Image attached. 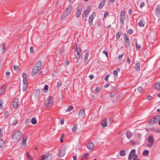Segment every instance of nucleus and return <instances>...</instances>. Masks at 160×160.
Masks as SVG:
<instances>
[{"label":"nucleus","mask_w":160,"mask_h":160,"mask_svg":"<svg viewBox=\"0 0 160 160\" xmlns=\"http://www.w3.org/2000/svg\"><path fill=\"white\" fill-rule=\"evenodd\" d=\"M78 45L77 42H76L75 44L74 45V48H75V49L76 50H79L80 49H79L78 48Z\"/></svg>","instance_id":"nucleus-55"},{"label":"nucleus","mask_w":160,"mask_h":160,"mask_svg":"<svg viewBox=\"0 0 160 160\" xmlns=\"http://www.w3.org/2000/svg\"><path fill=\"white\" fill-rule=\"evenodd\" d=\"M155 88L157 90H160V83L156 82L155 84Z\"/></svg>","instance_id":"nucleus-29"},{"label":"nucleus","mask_w":160,"mask_h":160,"mask_svg":"<svg viewBox=\"0 0 160 160\" xmlns=\"http://www.w3.org/2000/svg\"><path fill=\"white\" fill-rule=\"evenodd\" d=\"M64 133L62 134L60 138V142H63V139L64 138Z\"/></svg>","instance_id":"nucleus-54"},{"label":"nucleus","mask_w":160,"mask_h":160,"mask_svg":"<svg viewBox=\"0 0 160 160\" xmlns=\"http://www.w3.org/2000/svg\"><path fill=\"white\" fill-rule=\"evenodd\" d=\"M108 15V12H106L104 13V18H106Z\"/></svg>","instance_id":"nucleus-60"},{"label":"nucleus","mask_w":160,"mask_h":160,"mask_svg":"<svg viewBox=\"0 0 160 160\" xmlns=\"http://www.w3.org/2000/svg\"><path fill=\"white\" fill-rule=\"evenodd\" d=\"M2 49L3 50V52H4L6 49V45L4 43H3L2 44Z\"/></svg>","instance_id":"nucleus-42"},{"label":"nucleus","mask_w":160,"mask_h":160,"mask_svg":"<svg viewBox=\"0 0 160 160\" xmlns=\"http://www.w3.org/2000/svg\"><path fill=\"white\" fill-rule=\"evenodd\" d=\"M26 156L29 160H32V158L29 155V153L28 152H27V153L26 154Z\"/></svg>","instance_id":"nucleus-41"},{"label":"nucleus","mask_w":160,"mask_h":160,"mask_svg":"<svg viewBox=\"0 0 160 160\" xmlns=\"http://www.w3.org/2000/svg\"><path fill=\"white\" fill-rule=\"evenodd\" d=\"M31 122L33 124H36L37 122V121L36 120L35 118H33L31 120Z\"/></svg>","instance_id":"nucleus-38"},{"label":"nucleus","mask_w":160,"mask_h":160,"mask_svg":"<svg viewBox=\"0 0 160 160\" xmlns=\"http://www.w3.org/2000/svg\"><path fill=\"white\" fill-rule=\"evenodd\" d=\"M107 124L108 120L106 118H105L103 120L101 124L102 127H104L107 126Z\"/></svg>","instance_id":"nucleus-18"},{"label":"nucleus","mask_w":160,"mask_h":160,"mask_svg":"<svg viewBox=\"0 0 160 160\" xmlns=\"http://www.w3.org/2000/svg\"><path fill=\"white\" fill-rule=\"evenodd\" d=\"M6 87L5 86L2 87L0 88V95H1L6 90Z\"/></svg>","instance_id":"nucleus-33"},{"label":"nucleus","mask_w":160,"mask_h":160,"mask_svg":"<svg viewBox=\"0 0 160 160\" xmlns=\"http://www.w3.org/2000/svg\"><path fill=\"white\" fill-rule=\"evenodd\" d=\"M42 66V62L40 61H38L34 66L32 72V75L35 76L41 69Z\"/></svg>","instance_id":"nucleus-1"},{"label":"nucleus","mask_w":160,"mask_h":160,"mask_svg":"<svg viewBox=\"0 0 160 160\" xmlns=\"http://www.w3.org/2000/svg\"><path fill=\"white\" fill-rule=\"evenodd\" d=\"M41 91L39 89H37L36 90L35 93L36 95H39Z\"/></svg>","instance_id":"nucleus-45"},{"label":"nucleus","mask_w":160,"mask_h":160,"mask_svg":"<svg viewBox=\"0 0 160 160\" xmlns=\"http://www.w3.org/2000/svg\"><path fill=\"white\" fill-rule=\"evenodd\" d=\"M155 13L157 17H159L160 16V5H158L155 10Z\"/></svg>","instance_id":"nucleus-13"},{"label":"nucleus","mask_w":160,"mask_h":160,"mask_svg":"<svg viewBox=\"0 0 160 160\" xmlns=\"http://www.w3.org/2000/svg\"><path fill=\"white\" fill-rule=\"evenodd\" d=\"M145 22L143 19L140 20L138 22V25L141 27H143L144 26Z\"/></svg>","instance_id":"nucleus-22"},{"label":"nucleus","mask_w":160,"mask_h":160,"mask_svg":"<svg viewBox=\"0 0 160 160\" xmlns=\"http://www.w3.org/2000/svg\"><path fill=\"white\" fill-rule=\"evenodd\" d=\"M13 68L14 70L16 71H18L19 70V68L18 66V65H14L13 66Z\"/></svg>","instance_id":"nucleus-44"},{"label":"nucleus","mask_w":160,"mask_h":160,"mask_svg":"<svg viewBox=\"0 0 160 160\" xmlns=\"http://www.w3.org/2000/svg\"><path fill=\"white\" fill-rule=\"evenodd\" d=\"M105 4V1L104 0H103L102 1L101 3L99 4L98 6V8L100 9H102L103 6Z\"/></svg>","instance_id":"nucleus-28"},{"label":"nucleus","mask_w":160,"mask_h":160,"mask_svg":"<svg viewBox=\"0 0 160 160\" xmlns=\"http://www.w3.org/2000/svg\"><path fill=\"white\" fill-rule=\"evenodd\" d=\"M27 139V136L25 135L23 136L22 138V142L21 145L23 147H25L26 145V141Z\"/></svg>","instance_id":"nucleus-9"},{"label":"nucleus","mask_w":160,"mask_h":160,"mask_svg":"<svg viewBox=\"0 0 160 160\" xmlns=\"http://www.w3.org/2000/svg\"><path fill=\"white\" fill-rule=\"evenodd\" d=\"M96 15V13L95 12H94L92 13L90 16L88 21V22L90 23V24H91V23L92 24V22H93V19L94 18Z\"/></svg>","instance_id":"nucleus-11"},{"label":"nucleus","mask_w":160,"mask_h":160,"mask_svg":"<svg viewBox=\"0 0 160 160\" xmlns=\"http://www.w3.org/2000/svg\"><path fill=\"white\" fill-rule=\"evenodd\" d=\"M118 72H117V71L116 70H114L113 72V75L115 76V77L117 78L118 77Z\"/></svg>","instance_id":"nucleus-49"},{"label":"nucleus","mask_w":160,"mask_h":160,"mask_svg":"<svg viewBox=\"0 0 160 160\" xmlns=\"http://www.w3.org/2000/svg\"><path fill=\"white\" fill-rule=\"evenodd\" d=\"M120 154L121 156H124L126 154V152L124 150H122L120 151Z\"/></svg>","instance_id":"nucleus-34"},{"label":"nucleus","mask_w":160,"mask_h":160,"mask_svg":"<svg viewBox=\"0 0 160 160\" xmlns=\"http://www.w3.org/2000/svg\"><path fill=\"white\" fill-rule=\"evenodd\" d=\"M18 123V121H17V120L15 119H14L13 121H12V124L13 125H15L16 124H17Z\"/></svg>","instance_id":"nucleus-48"},{"label":"nucleus","mask_w":160,"mask_h":160,"mask_svg":"<svg viewBox=\"0 0 160 160\" xmlns=\"http://www.w3.org/2000/svg\"><path fill=\"white\" fill-rule=\"evenodd\" d=\"M53 98L51 97H48L47 98V101L45 103V106L47 107L51 106L53 104Z\"/></svg>","instance_id":"nucleus-5"},{"label":"nucleus","mask_w":160,"mask_h":160,"mask_svg":"<svg viewBox=\"0 0 160 160\" xmlns=\"http://www.w3.org/2000/svg\"><path fill=\"white\" fill-rule=\"evenodd\" d=\"M5 145V142L2 139H0V147L1 148L4 147Z\"/></svg>","instance_id":"nucleus-32"},{"label":"nucleus","mask_w":160,"mask_h":160,"mask_svg":"<svg viewBox=\"0 0 160 160\" xmlns=\"http://www.w3.org/2000/svg\"><path fill=\"white\" fill-rule=\"evenodd\" d=\"M127 138L129 139H131L133 135V133L130 131L127 130L126 132Z\"/></svg>","instance_id":"nucleus-15"},{"label":"nucleus","mask_w":160,"mask_h":160,"mask_svg":"<svg viewBox=\"0 0 160 160\" xmlns=\"http://www.w3.org/2000/svg\"><path fill=\"white\" fill-rule=\"evenodd\" d=\"M135 68L137 71H138L140 70V68L139 62H136L135 65Z\"/></svg>","instance_id":"nucleus-24"},{"label":"nucleus","mask_w":160,"mask_h":160,"mask_svg":"<svg viewBox=\"0 0 160 160\" xmlns=\"http://www.w3.org/2000/svg\"><path fill=\"white\" fill-rule=\"evenodd\" d=\"M130 144L132 145H134L136 144V142L134 141L133 140H131L129 142Z\"/></svg>","instance_id":"nucleus-51"},{"label":"nucleus","mask_w":160,"mask_h":160,"mask_svg":"<svg viewBox=\"0 0 160 160\" xmlns=\"http://www.w3.org/2000/svg\"><path fill=\"white\" fill-rule=\"evenodd\" d=\"M22 77L23 79V82H28V81L27 79V76L25 73H23L22 75Z\"/></svg>","instance_id":"nucleus-25"},{"label":"nucleus","mask_w":160,"mask_h":160,"mask_svg":"<svg viewBox=\"0 0 160 160\" xmlns=\"http://www.w3.org/2000/svg\"><path fill=\"white\" fill-rule=\"evenodd\" d=\"M4 115L5 117L6 118H7L9 116V113L7 111H6L4 113Z\"/></svg>","instance_id":"nucleus-53"},{"label":"nucleus","mask_w":160,"mask_h":160,"mask_svg":"<svg viewBox=\"0 0 160 160\" xmlns=\"http://www.w3.org/2000/svg\"><path fill=\"white\" fill-rule=\"evenodd\" d=\"M109 75H110V74H108L107 75H106L105 77V80L106 81H107V82H108V78L109 77Z\"/></svg>","instance_id":"nucleus-58"},{"label":"nucleus","mask_w":160,"mask_h":160,"mask_svg":"<svg viewBox=\"0 0 160 160\" xmlns=\"http://www.w3.org/2000/svg\"><path fill=\"white\" fill-rule=\"evenodd\" d=\"M66 148L64 147H63L59 149L58 155L59 157H62L65 154Z\"/></svg>","instance_id":"nucleus-7"},{"label":"nucleus","mask_w":160,"mask_h":160,"mask_svg":"<svg viewBox=\"0 0 160 160\" xmlns=\"http://www.w3.org/2000/svg\"><path fill=\"white\" fill-rule=\"evenodd\" d=\"M22 136V132L20 131H16L12 134V140L15 142H18Z\"/></svg>","instance_id":"nucleus-2"},{"label":"nucleus","mask_w":160,"mask_h":160,"mask_svg":"<svg viewBox=\"0 0 160 160\" xmlns=\"http://www.w3.org/2000/svg\"><path fill=\"white\" fill-rule=\"evenodd\" d=\"M133 32V31L132 30L129 29L128 31V32L130 34H132Z\"/></svg>","instance_id":"nucleus-57"},{"label":"nucleus","mask_w":160,"mask_h":160,"mask_svg":"<svg viewBox=\"0 0 160 160\" xmlns=\"http://www.w3.org/2000/svg\"><path fill=\"white\" fill-rule=\"evenodd\" d=\"M3 135L2 129L1 128L0 129V137H2Z\"/></svg>","instance_id":"nucleus-62"},{"label":"nucleus","mask_w":160,"mask_h":160,"mask_svg":"<svg viewBox=\"0 0 160 160\" xmlns=\"http://www.w3.org/2000/svg\"><path fill=\"white\" fill-rule=\"evenodd\" d=\"M88 155V153L85 154L81 160H86Z\"/></svg>","instance_id":"nucleus-36"},{"label":"nucleus","mask_w":160,"mask_h":160,"mask_svg":"<svg viewBox=\"0 0 160 160\" xmlns=\"http://www.w3.org/2000/svg\"><path fill=\"white\" fill-rule=\"evenodd\" d=\"M157 122V121L153 119V118L149 121V123L152 125L155 124Z\"/></svg>","instance_id":"nucleus-30"},{"label":"nucleus","mask_w":160,"mask_h":160,"mask_svg":"<svg viewBox=\"0 0 160 160\" xmlns=\"http://www.w3.org/2000/svg\"><path fill=\"white\" fill-rule=\"evenodd\" d=\"M138 155L136 154L135 149H132L130 152L128 157V160H140L138 159Z\"/></svg>","instance_id":"nucleus-3"},{"label":"nucleus","mask_w":160,"mask_h":160,"mask_svg":"<svg viewBox=\"0 0 160 160\" xmlns=\"http://www.w3.org/2000/svg\"><path fill=\"white\" fill-rule=\"evenodd\" d=\"M153 118L158 122V119L160 118V116L159 115L154 116Z\"/></svg>","instance_id":"nucleus-43"},{"label":"nucleus","mask_w":160,"mask_h":160,"mask_svg":"<svg viewBox=\"0 0 160 160\" xmlns=\"http://www.w3.org/2000/svg\"><path fill=\"white\" fill-rule=\"evenodd\" d=\"M121 33L120 32H117L116 34V38L117 39H119L120 38L121 36Z\"/></svg>","instance_id":"nucleus-40"},{"label":"nucleus","mask_w":160,"mask_h":160,"mask_svg":"<svg viewBox=\"0 0 160 160\" xmlns=\"http://www.w3.org/2000/svg\"><path fill=\"white\" fill-rule=\"evenodd\" d=\"M87 147L88 150H92L94 148V145L93 142H90L87 144Z\"/></svg>","instance_id":"nucleus-16"},{"label":"nucleus","mask_w":160,"mask_h":160,"mask_svg":"<svg viewBox=\"0 0 160 160\" xmlns=\"http://www.w3.org/2000/svg\"><path fill=\"white\" fill-rule=\"evenodd\" d=\"M89 53V51H87L86 52L85 56L84 58V60L85 62H86L88 59Z\"/></svg>","instance_id":"nucleus-31"},{"label":"nucleus","mask_w":160,"mask_h":160,"mask_svg":"<svg viewBox=\"0 0 160 160\" xmlns=\"http://www.w3.org/2000/svg\"><path fill=\"white\" fill-rule=\"evenodd\" d=\"M77 51V55L76 56V58L78 60L80 59L81 58V49H80L79 50H78L76 51Z\"/></svg>","instance_id":"nucleus-20"},{"label":"nucleus","mask_w":160,"mask_h":160,"mask_svg":"<svg viewBox=\"0 0 160 160\" xmlns=\"http://www.w3.org/2000/svg\"><path fill=\"white\" fill-rule=\"evenodd\" d=\"M149 152L147 150H144L143 151L142 154L143 155L145 156H147Z\"/></svg>","instance_id":"nucleus-46"},{"label":"nucleus","mask_w":160,"mask_h":160,"mask_svg":"<svg viewBox=\"0 0 160 160\" xmlns=\"http://www.w3.org/2000/svg\"><path fill=\"white\" fill-rule=\"evenodd\" d=\"M85 110L84 109H81L78 113V116L80 118H83L85 116Z\"/></svg>","instance_id":"nucleus-10"},{"label":"nucleus","mask_w":160,"mask_h":160,"mask_svg":"<svg viewBox=\"0 0 160 160\" xmlns=\"http://www.w3.org/2000/svg\"><path fill=\"white\" fill-rule=\"evenodd\" d=\"M30 51L31 53H33L34 51V48L33 47H31L30 48Z\"/></svg>","instance_id":"nucleus-61"},{"label":"nucleus","mask_w":160,"mask_h":160,"mask_svg":"<svg viewBox=\"0 0 160 160\" xmlns=\"http://www.w3.org/2000/svg\"><path fill=\"white\" fill-rule=\"evenodd\" d=\"M149 142L151 144H153L154 142V140L153 136H149L148 138Z\"/></svg>","instance_id":"nucleus-23"},{"label":"nucleus","mask_w":160,"mask_h":160,"mask_svg":"<svg viewBox=\"0 0 160 160\" xmlns=\"http://www.w3.org/2000/svg\"><path fill=\"white\" fill-rule=\"evenodd\" d=\"M124 55V53H122L121 55H119L118 56V59L119 62H121L122 61V57Z\"/></svg>","instance_id":"nucleus-35"},{"label":"nucleus","mask_w":160,"mask_h":160,"mask_svg":"<svg viewBox=\"0 0 160 160\" xmlns=\"http://www.w3.org/2000/svg\"><path fill=\"white\" fill-rule=\"evenodd\" d=\"M10 74V72H6V76L7 78H8L9 77V76Z\"/></svg>","instance_id":"nucleus-59"},{"label":"nucleus","mask_w":160,"mask_h":160,"mask_svg":"<svg viewBox=\"0 0 160 160\" xmlns=\"http://www.w3.org/2000/svg\"><path fill=\"white\" fill-rule=\"evenodd\" d=\"M100 90V88L98 87H97L95 89L93 92L94 93H96L99 92Z\"/></svg>","instance_id":"nucleus-39"},{"label":"nucleus","mask_w":160,"mask_h":160,"mask_svg":"<svg viewBox=\"0 0 160 160\" xmlns=\"http://www.w3.org/2000/svg\"><path fill=\"white\" fill-rule=\"evenodd\" d=\"M142 134L139 132H136L135 133V135L136 137L138 140L139 141L142 139Z\"/></svg>","instance_id":"nucleus-17"},{"label":"nucleus","mask_w":160,"mask_h":160,"mask_svg":"<svg viewBox=\"0 0 160 160\" xmlns=\"http://www.w3.org/2000/svg\"><path fill=\"white\" fill-rule=\"evenodd\" d=\"M90 9L89 8H87V10H86L83 13V15L82 16V18H85L87 15L89 13Z\"/></svg>","instance_id":"nucleus-19"},{"label":"nucleus","mask_w":160,"mask_h":160,"mask_svg":"<svg viewBox=\"0 0 160 160\" xmlns=\"http://www.w3.org/2000/svg\"><path fill=\"white\" fill-rule=\"evenodd\" d=\"M48 88V86L47 85H45L44 87V90H47Z\"/></svg>","instance_id":"nucleus-64"},{"label":"nucleus","mask_w":160,"mask_h":160,"mask_svg":"<svg viewBox=\"0 0 160 160\" xmlns=\"http://www.w3.org/2000/svg\"><path fill=\"white\" fill-rule=\"evenodd\" d=\"M82 11V9L79 7L77 9L76 11V16L77 18H79L80 17L81 12Z\"/></svg>","instance_id":"nucleus-21"},{"label":"nucleus","mask_w":160,"mask_h":160,"mask_svg":"<svg viewBox=\"0 0 160 160\" xmlns=\"http://www.w3.org/2000/svg\"><path fill=\"white\" fill-rule=\"evenodd\" d=\"M73 107L72 106H70L68 108V109H66V111L67 112H69V111H71L72 110V109H73Z\"/></svg>","instance_id":"nucleus-47"},{"label":"nucleus","mask_w":160,"mask_h":160,"mask_svg":"<svg viewBox=\"0 0 160 160\" xmlns=\"http://www.w3.org/2000/svg\"><path fill=\"white\" fill-rule=\"evenodd\" d=\"M22 90L25 91L27 88L28 82H23Z\"/></svg>","instance_id":"nucleus-26"},{"label":"nucleus","mask_w":160,"mask_h":160,"mask_svg":"<svg viewBox=\"0 0 160 160\" xmlns=\"http://www.w3.org/2000/svg\"><path fill=\"white\" fill-rule=\"evenodd\" d=\"M60 122H61V125H63L64 124V119L63 118H62L61 119Z\"/></svg>","instance_id":"nucleus-63"},{"label":"nucleus","mask_w":160,"mask_h":160,"mask_svg":"<svg viewBox=\"0 0 160 160\" xmlns=\"http://www.w3.org/2000/svg\"><path fill=\"white\" fill-rule=\"evenodd\" d=\"M51 157L48 154H46L43 155L42 157L41 160H50Z\"/></svg>","instance_id":"nucleus-14"},{"label":"nucleus","mask_w":160,"mask_h":160,"mask_svg":"<svg viewBox=\"0 0 160 160\" xmlns=\"http://www.w3.org/2000/svg\"><path fill=\"white\" fill-rule=\"evenodd\" d=\"M138 90L140 92H142L143 91V89L142 87H139L138 88Z\"/></svg>","instance_id":"nucleus-52"},{"label":"nucleus","mask_w":160,"mask_h":160,"mask_svg":"<svg viewBox=\"0 0 160 160\" xmlns=\"http://www.w3.org/2000/svg\"><path fill=\"white\" fill-rule=\"evenodd\" d=\"M145 4L144 2H142L140 5V7L141 8H142L145 6Z\"/></svg>","instance_id":"nucleus-50"},{"label":"nucleus","mask_w":160,"mask_h":160,"mask_svg":"<svg viewBox=\"0 0 160 160\" xmlns=\"http://www.w3.org/2000/svg\"><path fill=\"white\" fill-rule=\"evenodd\" d=\"M123 38L125 43L126 44V47H127L128 46H129L130 44V41L126 33H124Z\"/></svg>","instance_id":"nucleus-6"},{"label":"nucleus","mask_w":160,"mask_h":160,"mask_svg":"<svg viewBox=\"0 0 160 160\" xmlns=\"http://www.w3.org/2000/svg\"><path fill=\"white\" fill-rule=\"evenodd\" d=\"M78 125L77 124H74L72 129L73 132H75L77 129Z\"/></svg>","instance_id":"nucleus-37"},{"label":"nucleus","mask_w":160,"mask_h":160,"mask_svg":"<svg viewBox=\"0 0 160 160\" xmlns=\"http://www.w3.org/2000/svg\"><path fill=\"white\" fill-rule=\"evenodd\" d=\"M147 99L148 100H151L152 99V98L151 95H148L147 97Z\"/></svg>","instance_id":"nucleus-56"},{"label":"nucleus","mask_w":160,"mask_h":160,"mask_svg":"<svg viewBox=\"0 0 160 160\" xmlns=\"http://www.w3.org/2000/svg\"><path fill=\"white\" fill-rule=\"evenodd\" d=\"M72 7L71 6H69L64 12L63 15L65 17L69 14L70 12L72 11Z\"/></svg>","instance_id":"nucleus-8"},{"label":"nucleus","mask_w":160,"mask_h":160,"mask_svg":"<svg viewBox=\"0 0 160 160\" xmlns=\"http://www.w3.org/2000/svg\"><path fill=\"white\" fill-rule=\"evenodd\" d=\"M19 100L17 98H14L12 103V106L14 108H16L18 105Z\"/></svg>","instance_id":"nucleus-12"},{"label":"nucleus","mask_w":160,"mask_h":160,"mask_svg":"<svg viewBox=\"0 0 160 160\" xmlns=\"http://www.w3.org/2000/svg\"><path fill=\"white\" fill-rule=\"evenodd\" d=\"M125 19V12L124 10H122L120 12V20L122 25H123Z\"/></svg>","instance_id":"nucleus-4"},{"label":"nucleus","mask_w":160,"mask_h":160,"mask_svg":"<svg viewBox=\"0 0 160 160\" xmlns=\"http://www.w3.org/2000/svg\"><path fill=\"white\" fill-rule=\"evenodd\" d=\"M136 49L137 50V51H139L141 48V45L140 44L138 43V42H137V40H136Z\"/></svg>","instance_id":"nucleus-27"}]
</instances>
